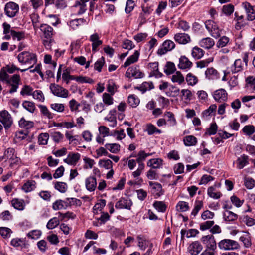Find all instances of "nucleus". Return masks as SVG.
<instances>
[{
	"label": "nucleus",
	"mask_w": 255,
	"mask_h": 255,
	"mask_svg": "<svg viewBox=\"0 0 255 255\" xmlns=\"http://www.w3.org/2000/svg\"><path fill=\"white\" fill-rule=\"evenodd\" d=\"M219 39L216 43L217 47L223 48L228 45L230 43V38L226 36H223L219 37Z\"/></svg>",
	"instance_id": "c9c22d12"
},
{
	"label": "nucleus",
	"mask_w": 255,
	"mask_h": 255,
	"mask_svg": "<svg viewBox=\"0 0 255 255\" xmlns=\"http://www.w3.org/2000/svg\"><path fill=\"white\" fill-rule=\"evenodd\" d=\"M0 122L3 125L6 130L8 129L13 123L11 114L5 110L0 112Z\"/></svg>",
	"instance_id": "7ed1b4c3"
},
{
	"label": "nucleus",
	"mask_w": 255,
	"mask_h": 255,
	"mask_svg": "<svg viewBox=\"0 0 255 255\" xmlns=\"http://www.w3.org/2000/svg\"><path fill=\"white\" fill-rule=\"evenodd\" d=\"M207 193L209 196L215 199L220 198L222 195L220 192H216L215 188L212 186L208 188Z\"/></svg>",
	"instance_id": "a18cd8bd"
},
{
	"label": "nucleus",
	"mask_w": 255,
	"mask_h": 255,
	"mask_svg": "<svg viewBox=\"0 0 255 255\" xmlns=\"http://www.w3.org/2000/svg\"><path fill=\"white\" fill-rule=\"evenodd\" d=\"M10 244L14 247L22 248L23 246L25 245V239L18 238H13L11 240Z\"/></svg>",
	"instance_id": "e433bc0d"
},
{
	"label": "nucleus",
	"mask_w": 255,
	"mask_h": 255,
	"mask_svg": "<svg viewBox=\"0 0 255 255\" xmlns=\"http://www.w3.org/2000/svg\"><path fill=\"white\" fill-rule=\"evenodd\" d=\"M162 161L160 158L152 159L148 161L147 165L152 168L157 169L160 168L162 165Z\"/></svg>",
	"instance_id": "c756f323"
},
{
	"label": "nucleus",
	"mask_w": 255,
	"mask_h": 255,
	"mask_svg": "<svg viewBox=\"0 0 255 255\" xmlns=\"http://www.w3.org/2000/svg\"><path fill=\"white\" fill-rule=\"evenodd\" d=\"M128 103L132 107H136L139 104V98L135 95H130L128 97Z\"/></svg>",
	"instance_id": "37998d69"
},
{
	"label": "nucleus",
	"mask_w": 255,
	"mask_h": 255,
	"mask_svg": "<svg viewBox=\"0 0 255 255\" xmlns=\"http://www.w3.org/2000/svg\"><path fill=\"white\" fill-rule=\"evenodd\" d=\"M11 204L15 209L19 210H23L25 207L23 200L16 198L11 201Z\"/></svg>",
	"instance_id": "4c0bfd02"
},
{
	"label": "nucleus",
	"mask_w": 255,
	"mask_h": 255,
	"mask_svg": "<svg viewBox=\"0 0 255 255\" xmlns=\"http://www.w3.org/2000/svg\"><path fill=\"white\" fill-rule=\"evenodd\" d=\"M44 1L46 6L51 4L55 5L58 8H63L66 6L65 0H44Z\"/></svg>",
	"instance_id": "b1692460"
},
{
	"label": "nucleus",
	"mask_w": 255,
	"mask_h": 255,
	"mask_svg": "<svg viewBox=\"0 0 255 255\" xmlns=\"http://www.w3.org/2000/svg\"><path fill=\"white\" fill-rule=\"evenodd\" d=\"M205 27L211 36L217 39L221 36L222 30L219 28L218 25L213 20H207L205 23Z\"/></svg>",
	"instance_id": "f03ea898"
},
{
	"label": "nucleus",
	"mask_w": 255,
	"mask_h": 255,
	"mask_svg": "<svg viewBox=\"0 0 255 255\" xmlns=\"http://www.w3.org/2000/svg\"><path fill=\"white\" fill-rule=\"evenodd\" d=\"M88 22L83 18L75 19L70 20L68 22V25L73 29H76L79 26L87 23Z\"/></svg>",
	"instance_id": "bb28decb"
},
{
	"label": "nucleus",
	"mask_w": 255,
	"mask_h": 255,
	"mask_svg": "<svg viewBox=\"0 0 255 255\" xmlns=\"http://www.w3.org/2000/svg\"><path fill=\"white\" fill-rule=\"evenodd\" d=\"M192 63L185 56L179 58L178 68L181 69H189L191 67Z\"/></svg>",
	"instance_id": "412c9836"
},
{
	"label": "nucleus",
	"mask_w": 255,
	"mask_h": 255,
	"mask_svg": "<svg viewBox=\"0 0 255 255\" xmlns=\"http://www.w3.org/2000/svg\"><path fill=\"white\" fill-rule=\"evenodd\" d=\"M76 77L74 75H70V71L68 69H66L62 74V79L67 84L69 83L70 80H76Z\"/></svg>",
	"instance_id": "8fccbe9b"
},
{
	"label": "nucleus",
	"mask_w": 255,
	"mask_h": 255,
	"mask_svg": "<svg viewBox=\"0 0 255 255\" xmlns=\"http://www.w3.org/2000/svg\"><path fill=\"white\" fill-rule=\"evenodd\" d=\"M40 112L44 116L48 118L49 119H52L53 116V114L49 111L47 107L45 105H40L38 106Z\"/></svg>",
	"instance_id": "5fc2aeb1"
},
{
	"label": "nucleus",
	"mask_w": 255,
	"mask_h": 255,
	"mask_svg": "<svg viewBox=\"0 0 255 255\" xmlns=\"http://www.w3.org/2000/svg\"><path fill=\"white\" fill-rule=\"evenodd\" d=\"M171 80L173 82H176L178 83L179 84H181L184 82V77L180 72L177 71L172 76Z\"/></svg>",
	"instance_id": "c03bdc74"
},
{
	"label": "nucleus",
	"mask_w": 255,
	"mask_h": 255,
	"mask_svg": "<svg viewBox=\"0 0 255 255\" xmlns=\"http://www.w3.org/2000/svg\"><path fill=\"white\" fill-rule=\"evenodd\" d=\"M176 70L175 64L171 62H167L164 68V72L167 75L173 74Z\"/></svg>",
	"instance_id": "49530a36"
},
{
	"label": "nucleus",
	"mask_w": 255,
	"mask_h": 255,
	"mask_svg": "<svg viewBox=\"0 0 255 255\" xmlns=\"http://www.w3.org/2000/svg\"><path fill=\"white\" fill-rule=\"evenodd\" d=\"M218 247L220 249L224 250H236L240 247L238 243L230 239H224L218 243Z\"/></svg>",
	"instance_id": "39448f33"
},
{
	"label": "nucleus",
	"mask_w": 255,
	"mask_h": 255,
	"mask_svg": "<svg viewBox=\"0 0 255 255\" xmlns=\"http://www.w3.org/2000/svg\"><path fill=\"white\" fill-rule=\"evenodd\" d=\"M146 131L147 132L148 135H152L155 133H157L159 134L161 133V131L160 129H157L154 125L151 124L147 125Z\"/></svg>",
	"instance_id": "680f3d73"
},
{
	"label": "nucleus",
	"mask_w": 255,
	"mask_h": 255,
	"mask_svg": "<svg viewBox=\"0 0 255 255\" xmlns=\"http://www.w3.org/2000/svg\"><path fill=\"white\" fill-rule=\"evenodd\" d=\"M50 89L52 93L56 96L64 98L68 96V91L59 85L51 84Z\"/></svg>",
	"instance_id": "423d86ee"
},
{
	"label": "nucleus",
	"mask_w": 255,
	"mask_h": 255,
	"mask_svg": "<svg viewBox=\"0 0 255 255\" xmlns=\"http://www.w3.org/2000/svg\"><path fill=\"white\" fill-rule=\"evenodd\" d=\"M90 41L92 42V50L94 52L97 51L98 46L102 44V41L99 39L97 33H94L90 37Z\"/></svg>",
	"instance_id": "4be33fe9"
},
{
	"label": "nucleus",
	"mask_w": 255,
	"mask_h": 255,
	"mask_svg": "<svg viewBox=\"0 0 255 255\" xmlns=\"http://www.w3.org/2000/svg\"><path fill=\"white\" fill-rule=\"evenodd\" d=\"M191 54L194 59H199L204 56V51L201 48L195 46L192 50Z\"/></svg>",
	"instance_id": "c85d7f7f"
},
{
	"label": "nucleus",
	"mask_w": 255,
	"mask_h": 255,
	"mask_svg": "<svg viewBox=\"0 0 255 255\" xmlns=\"http://www.w3.org/2000/svg\"><path fill=\"white\" fill-rule=\"evenodd\" d=\"M186 80L188 84L191 86L195 85L198 81L197 77L191 73L186 75Z\"/></svg>",
	"instance_id": "6e6d98bb"
},
{
	"label": "nucleus",
	"mask_w": 255,
	"mask_h": 255,
	"mask_svg": "<svg viewBox=\"0 0 255 255\" xmlns=\"http://www.w3.org/2000/svg\"><path fill=\"white\" fill-rule=\"evenodd\" d=\"M36 182L34 180L27 181L22 186V190L25 192H29L34 190L35 187Z\"/></svg>",
	"instance_id": "72a5a7b5"
},
{
	"label": "nucleus",
	"mask_w": 255,
	"mask_h": 255,
	"mask_svg": "<svg viewBox=\"0 0 255 255\" xmlns=\"http://www.w3.org/2000/svg\"><path fill=\"white\" fill-rule=\"evenodd\" d=\"M127 77H134L135 78H141L143 77L144 74L140 70L139 67L132 66L128 68L126 72Z\"/></svg>",
	"instance_id": "9d476101"
},
{
	"label": "nucleus",
	"mask_w": 255,
	"mask_h": 255,
	"mask_svg": "<svg viewBox=\"0 0 255 255\" xmlns=\"http://www.w3.org/2000/svg\"><path fill=\"white\" fill-rule=\"evenodd\" d=\"M68 207V202L66 200H59L56 201L53 204V209L55 210L65 209Z\"/></svg>",
	"instance_id": "cd10ccee"
},
{
	"label": "nucleus",
	"mask_w": 255,
	"mask_h": 255,
	"mask_svg": "<svg viewBox=\"0 0 255 255\" xmlns=\"http://www.w3.org/2000/svg\"><path fill=\"white\" fill-rule=\"evenodd\" d=\"M199 44L203 48L210 49L215 45V41L210 37H206L200 40Z\"/></svg>",
	"instance_id": "aec40b11"
},
{
	"label": "nucleus",
	"mask_w": 255,
	"mask_h": 255,
	"mask_svg": "<svg viewBox=\"0 0 255 255\" xmlns=\"http://www.w3.org/2000/svg\"><path fill=\"white\" fill-rule=\"evenodd\" d=\"M202 249V245L197 241L192 242L188 247V251L191 255H198Z\"/></svg>",
	"instance_id": "ddd939ff"
},
{
	"label": "nucleus",
	"mask_w": 255,
	"mask_h": 255,
	"mask_svg": "<svg viewBox=\"0 0 255 255\" xmlns=\"http://www.w3.org/2000/svg\"><path fill=\"white\" fill-rule=\"evenodd\" d=\"M242 5L246 11L247 20L253 21L255 19V5L252 6L248 2H243Z\"/></svg>",
	"instance_id": "6e6552de"
},
{
	"label": "nucleus",
	"mask_w": 255,
	"mask_h": 255,
	"mask_svg": "<svg viewBox=\"0 0 255 255\" xmlns=\"http://www.w3.org/2000/svg\"><path fill=\"white\" fill-rule=\"evenodd\" d=\"M54 184L55 189L61 193H65L67 190L68 186L65 182H55Z\"/></svg>",
	"instance_id": "ea45409f"
},
{
	"label": "nucleus",
	"mask_w": 255,
	"mask_h": 255,
	"mask_svg": "<svg viewBox=\"0 0 255 255\" xmlns=\"http://www.w3.org/2000/svg\"><path fill=\"white\" fill-rule=\"evenodd\" d=\"M189 209L188 203L185 201H179L176 205V210L178 212H185Z\"/></svg>",
	"instance_id": "3c124183"
},
{
	"label": "nucleus",
	"mask_w": 255,
	"mask_h": 255,
	"mask_svg": "<svg viewBox=\"0 0 255 255\" xmlns=\"http://www.w3.org/2000/svg\"><path fill=\"white\" fill-rule=\"evenodd\" d=\"M106 148L113 153L118 152L120 149V146L117 143H107L105 144Z\"/></svg>",
	"instance_id": "a19ab883"
},
{
	"label": "nucleus",
	"mask_w": 255,
	"mask_h": 255,
	"mask_svg": "<svg viewBox=\"0 0 255 255\" xmlns=\"http://www.w3.org/2000/svg\"><path fill=\"white\" fill-rule=\"evenodd\" d=\"M117 86L116 85L115 82L112 79L109 80L107 84V91L111 94V95H113L117 91Z\"/></svg>",
	"instance_id": "864d4df0"
},
{
	"label": "nucleus",
	"mask_w": 255,
	"mask_h": 255,
	"mask_svg": "<svg viewBox=\"0 0 255 255\" xmlns=\"http://www.w3.org/2000/svg\"><path fill=\"white\" fill-rule=\"evenodd\" d=\"M49 137L48 133H42L38 136V142L40 145H46Z\"/></svg>",
	"instance_id": "4d7b16f0"
},
{
	"label": "nucleus",
	"mask_w": 255,
	"mask_h": 255,
	"mask_svg": "<svg viewBox=\"0 0 255 255\" xmlns=\"http://www.w3.org/2000/svg\"><path fill=\"white\" fill-rule=\"evenodd\" d=\"M20 81V77L19 75L14 74L7 81V83L9 84L11 88L9 90L10 93H13L17 91Z\"/></svg>",
	"instance_id": "9b49d317"
},
{
	"label": "nucleus",
	"mask_w": 255,
	"mask_h": 255,
	"mask_svg": "<svg viewBox=\"0 0 255 255\" xmlns=\"http://www.w3.org/2000/svg\"><path fill=\"white\" fill-rule=\"evenodd\" d=\"M22 106L25 109L31 113H33L36 109L34 103L31 101H24L22 103Z\"/></svg>",
	"instance_id": "603ef678"
},
{
	"label": "nucleus",
	"mask_w": 255,
	"mask_h": 255,
	"mask_svg": "<svg viewBox=\"0 0 255 255\" xmlns=\"http://www.w3.org/2000/svg\"><path fill=\"white\" fill-rule=\"evenodd\" d=\"M201 242L205 246L206 249L210 251H215L217 248V245L214 237L212 235L203 236L201 239Z\"/></svg>",
	"instance_id": "0eeeda50"
},
{
	"label": "nucleus",
	"mask_w": 255,
	"mask_h": 255,
	"mask_svg": "<svg viewBox=\"0 0 255 255\" xmlns=\"http://www.w3.org/2000/svg\"><path fill=\"white\" fill-rule=\"evenodd\" d=\"M32 96L34 99L37 100L39 102H43L45 100V97L43 92L40 90H35L32 93Z\"/></svg>",
	"instance_id": "338daca9"
},
{
	"label": "nucleus",
	"mask_w": 255,
	"mask_h": 255,
	"mask_svg": "<svg viewBox=\"0 0 255 255\" xmlns=\"http://www.w3.org/2000/svg\"><path fill=\"white\" fill-rule=\"evenodd\" d=\"M31 19L34 30H37L40 27L39 16L37 14L33 13L31 15Z\"/></svg>",
	"instance_id": "0e129e2a"
},
{
	"label": "nucleus",
	"mask_w": 255,
	"mask_h": 255,
	"mask_svg": "<svg viewBox=\"0 0 255 255\" xmlns=\"http://www.w3.org/2000/svg\"><path fill=\"white\" fill-rule=\"evenodd\" d=\"M244 64L243 61L240 59H236L234 64L231 67V71L232 73H235L243 70Z\"/></svg>",
	"instance_id": "393cba45"
},
{
	"label": "nucleus",
	"mask_w": 255,
	"mask_h": 255,
	"mask_svg": "<svg viewBox=\"0 0 255 255\" xmlns=\"http://www.w3.org/2000/svg\"><path fill=\"white\" fill-rule=\"evenodd\" d=\"M227 93L224 89L216 90L213 94L215 100L218 102H223L227 100Z\"/></svg>",
	"instance_id": "2eb2a0df"
},
{
	"label": "nucleus",
	"mask_w": 255,
	"mask_h": 255,
	"mask_svg": "<svg viewBox=\"0 0 255 255\" xmlns=\"http://www.w3.org/2000/svg\"><path fill=\"white\" fill-rule=\"evenodd\" d=\"M150 155H151V153H146L143 150L140 151L138 153V157L136 159L137 163L138 164V165L144 164L143 161H144L147 157Z\"/></svg>",
	"instance_id": "09e8293b"
},
{
	"label": "nucleus",
	"mask_w": 255,
	"mask_h": 255,
	"mask_svg": "<svg viewBox=\"0 0 255 255\" xmlns=\"http://www.w3.org/2000/svg\"><path fill=\"white\" fill-rule=\"evenodd\" d=\"M246 81L247 82L246 87L248 90L255 91V77L250 76L248 77Z\"/></svg>",
	"instance_id": "473e14b6"
},
{
	"label": "nucleus",
	"mask_w": 255,
	"mask_h": 255,
	"mask_svg": "<svg viewBox=\"0 0 255 255\" xmlns=\"http://www.w3.org/2000/svg\"><path fill=\"white\" fill-rule=\"evenodd\" d=\"M175 46V44L173 41L167 40L163 43L162 47L158 49L157 52V54L159 55H164L168 51H171L174 49Z\"/></svg>",
	"instance_id": "1a4fd4ad"
},
{
	"label": "nucleus",
	"mask_w": 255,
	"mask_h": 255,
	"mask_svg": "<svg viewBox=\"0 0 255 255\" xmlns=\"http://www.w3.org/2000/svg\"><path fill=\"white\" fill-rule=\"evenodd\" d=\"M138 241V246L142 250H145L147 247V241L145 237L143 235H138L137 236Z\"/></svg>",
	"instance_id": "79ce46f5"
},
{
	"label": "nucleus",
	"mask_w": 255,
	"mask_h": 255,
	"mask_svg": "<svg viewBox=\"0 0 255 255\" xmlns=\"http://www.w3.org/2000/svg\"><path fill=\"white\" fill-rule=\"evenodd\" d=\"M242 221L244 222L247 226H252L255 225V219L249 217L247 215H243L241 217Z\"/></svg>",
	"instance_id": "774afa93"
},
{
	"label": "nucleus",
	"mask_w": 255,
	"mask_h": 255,
	"mask_svg": "<svg viewBox=\"0 0 255 255\" xmlns=\"http://www.w3.org/2000/svg\"><path fill=\"white\" fill-rule=\"evenodd\" d=\"M80 154L78 153L70 152L67 157L64 159V161L69 165H76L80 159Z\"/></svg>",
	"instance_id": "a211bd4d"
},
{
	"label": "nucleus",
	"mask_w": 255,
	"mask_h": 255,
	"mask_svg": "<svg viewBox=\"0 0 255 255\" xmlns=\"http://www.w3.org/2000/svg\"><path fill=\"white\" fill-rule=\"evenodd\" d=\"M50 108L58 113L63 112L65 110V106L61 103H52L50 105Z\"/></svg>",
	"instance_id": "052dcab7"
},
{
	"label": "nucleus",
	"mask_w": 255,
	"mask_h": 255,
	"mask_svg": "<svg viewBox=\"0 0 255 255\" xmlns=\"http://www.w3.org/2000/svg\"><path fill=\"white\" fill-rule=\"evenodd\" d=\"M15 155V150L13 148H7L4 153L3 156L0 157V162L3 159L10 160Z\"/></svg>",
	"instance_id": "7c9ffc66"
},
{
	"label": "nucleus",
	"mask_w": 255,
	"mask_h": 255,
	"mask_svg": "<svg viewBox=\"0 0 255 255\" xmlns=\"http://www.w3.org/2000/svg\"><path fill=\"white\" fill-rule=\"evenodd\" d=\"M19 125L22 128L29 129L34 126V123L32 121H26L24 118H21L19 121Z\"/></svg>",
	"instance_id": "de8ad7c7"
},
{
	"label": "nucleus",
	"mask_w": 255,
	"mask_h": 255,
	"mask_svg": "<svg viewBox=\"0 0 255 255\" xmlns=\"http://www.w3.org/2000/svg\"><path fill=\"white\" fill-rule=\"evenodd\" d=\"M59 220L57 217L51 219L47 224V228L48 229H53L59 224Z\"/></svg>",
	"instance_id": "69168bd1"
},
{
	"label": "nucleus",
	"mask_w": 255,
	"mask_h": 255,
	"mask_svg": "<svg viewBox=\"0 0 255 255\" xmlns=\"http://www.w3.org/2000/svg\"><path fill=\"white\" fill-rule=\"evenodd\" d=\"M149 184L152 189V193L157 197L163 194L161 185L157 182L150 181Z\"/></svg>",
	"instance_id": "f3484780"
},
{
	"label": "nucleus",
	"mask_w": 255,
	"mask_h": 255,
	"mask_svg": "<svg viewBox=\"0 0 255 255\" xmlns=\"http://www.w3.org/2000/svg\"><path fill=\"white\" fill-rule=\"evenodd\" d=\"M113 163L110 159H102L99 161V165L100 167L107 169L112 168Z\"/></svg>",
	"instance_id": "bf43d9fd"
},
{
	"label": "nucleus",
	"mask_w": 255,
	"mask_h": 255,
	"mask_svg": "<svg viewBox=\"0 0 255 255\" xmlns=\"http://www.w3.org/2000/svg\"><path fill=\"white\" fill-rule=\"evenodd\" d=\"M238 218V215L229 210H226L223 214V218L226 221H234Z\"/></svg>",
	"instance_id": "2f4dec72"
},
{
	"label": "nucleus",
	"mask_w": 255,
	"mask_h": 255,
	"mask_svg": "<svg viewBox=\"0 0 255 255\" xmlns=\"http://www.w3.org/2000/svg\"><path fill=\"white\" fill-rule=\"evenodd\" d=\"M42 32V38H52L54 34L53 29L50 25L46 24H40L39 27Z\"/></svg>",
	"instance_id": "f8f14e48"
},
{
	"label": "nucleus",
	"mask_w": 255,
	"mask_h": 255,
	"mask_svg": "<svg viewBox=\"0 0 255 255\" xmlns=\"http://www.w3.org/2000/svg\"><path fill=\"white\" fill-rule=\"evenodd\" d=\"M19 10V5L15 2L10 1L5 5L4 13L8 17H15L18 13Z\"/></svg>",
	"instance_id": "20e7f679"
},
{
	"label": "nucleus",
	"mask_w": 255,
	"mask_h": 255,
	"mask_svg": "<svg viewBox=\"0 0 255 255\" xmlns=\"http://www.w3.org/2000/svg\"><path fill=\"white\" fill-rule=\"evenodd\" d=\"M164 116L168 118L167 122L170 126H174L176 125L177 122L174 114L171 112H166Z\"/></svg>",
	"instance_id": "13d9d810"
},
{
	"label": "nucleus",
	"mask_w": 255,
	"mask_h": 255,
	"mask_svg": "<svg viewBox=\"0 0 255 255\" xmlns=\"http://www.w3.org/2000/svg\"><path fill=\"white\" fill-rule=\"evenodd\" d=\"M17 59L19 62L22 64L30 65L27 68L20 70L21 72L26 71L31 68L37 62L36 55L28 51H23L20 53L17 56Z\"/></svg>",
	"instance_id": "f257e3e1"
},
{
	"label": "nucleus",
	"mask_w": 255,
	"mask_h": 255,
	"mask_svg": "<svg viewBox=\"0 0 255 255\" xmlns=\"http://www.w3.org/2000/svg\"><path fill=\"white\" fill-rule=\"evenodd\" d=\"M132 205L131 200L129 199L121 198L115 205V207L118 209H126L130 210Z\"/></svg>",
	"instance_id": "4468645a"
},
{
	"label": "nucleus",
	"mask_w": 255,
	"mask_h": 255,
	"mask_svg": "<svg viewBox=\"0 0 255 255\" xmlns=\"http://www.w3.org/2000/svg\"><path fill=\"white\" fill-rule=\"evenodd\" d=\"M203 206V202L202 201H196L194 204V207L191 212V215L194 217H195L198 212L201 210V209Z\"/></svg>",
	"instance_id": "58836bf2"
},
{
	"label": "nucleus",
	"mask_w": 255,
	"mask_h": 255,
	"mask_svg": "<svg viewBox=\"0 0 255 255\" xmlns=\"http://www.w3.org/2000/svg\"><path fill=\"white\" fill-rule=\"evenodd\" d=\"M85 185L88 191L90 192L94 191L97 186L96 178L91 176L87 178L85 180Z\"/></svg>",
	"instance_id": "5701e85b"
},
{
	"label": "nucleus",
	"mask_w": 255,
	"mask_h": 255,
	"mask_svg": "<svg viewBox=\"0 0 255 255\" xmlns=\"http://www.w3.org/2000/svg\"><path fill=\"white\" fill-rule=\"evenodd\" d=\"M217 71L213 67L208 68L205 71L206 76L208 79H214L217 78Z\"/></svg>",
	"instance_id": "e2e57ef3"
},
{
	"label": "nucleus",
	"mask_w": 255,
	"mask_h": 255,
	"mask_svg": "<svg viewBox=\"0 0 255 255\" xmlns=\"http://www.w3.org/2000/svg\"><path fill=\"white\" fill-rule=\"evenodd\" d=\"M175 40L179 44H186L191 41L190 36L184 33H178L174 36Z\"/></svg>",
	"instance_id": "dca6fc26"
},
{
	"label": "nucleus",
	"mask_w": 255,
	"mask_h": 255,
	"mask_svg": "<svg viewBox=\"0 0 255 255\" xmlns=\"http://www.w3.org/2000/svg\"><path fill=\"white\" fill-rule=\"evenodd\" d=\"M235 163L237 169H242L249 164V157L246 155L243 154L237 158Z\"/></svg>",
	"instance_id": "6ab92c4d"
},
{
	"label": "nucleus",
	"mask_w": 255,
	"mask_h": 255,
	"mask_svg": "<svg viewBox=\"0 0 255 255\" xmlns=\"http://www.w3.org/2000/svg\"><path fill=\"white\" fill-rule=\"evenodd\" d=\"M139 56V52L138 51H135L134 54L129 56L124 63V66L127 67L130 64L134 63L137 61Z\"/></svg>",
	"instance_id": "a878e982"
},
{
	"label": "nucleus",
	"mask_w": 255,
	"mask_h": 255,
	"mask_svg": "<svg viewBox=\"0 0 255 255\" xmlns=\"http://www.w3.org/2000/svg\"><path fill=\"white\" fill-rule=\"evenodd\" d=\"M183 142L185 146H191L195 145L197 142V138L193 135L185 136L183 139Z\"/></svg>",
	"instance_id": "f704fd0d"
}]
</instances>
